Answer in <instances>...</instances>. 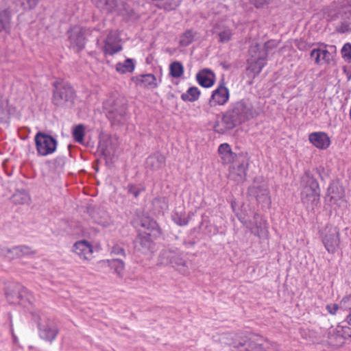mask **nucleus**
Segmentation results:
<instances>
[{
    "instance_id": "obj_26",
    "label": "nucleus",
    "mask_w": 351,
    "mask_h": 351,
    "mask_svg": "<svg viewBox=\"0 0 351 351\" xmlns=\"http://www.w3.org/2000/svg\"><path fill=\"white\" fill-rule=\"evenodd\" d=\"M102 263H108V265L114 269V273L119 278H123L124 274L125 264L123 261L116 258L112 260L103 261Z\"/></svg>"
},
{
    "instance_id": "obj_48",
    "label": "nucleus",
    "mask_w": 351,
    "mask_h": 351,
    "mask_svg": "<svg viewBox=\"0 0 351 351\" xmlns=\"http://www.w3.org/2000/svg\"><path fill=\"white\" fill-rule=\"evenodd\" d=\"M174 221L180 226H186L189 222L188 218L184 217H182L178 215H175L173 217Z\"/></svg>"
},
{
    "instance_id": "obj_50",
    "label": "nucleus",
    "mask_w": 351,
    "mask_h": 351,
    "mask_svg": "<svg viewBox=\"0 0 351 351\" xmlns=\"http://www.w3.org/2000/svg\"><path fill=\"white\" fill-rule=\"evenodd\" d=\"M112 253L115 255H122L125 256V251L124 250L119 246V245H114L112 249Z\"/></svg>"
},
{
    "instance_id": "obj_19",
    "label": "nucleus",
    "mask_w": 351,
    "mask_h": 351,
    "mask_svg": "<svg viewBox=\"0 0 351 351\" xmlns=\"http://www.w3.org/2000/svg\"><path fill=\"white\" fill-rule=\"evenodd\" d=\"M238 123H241L230 111L227 112L223 115L221 119V123L223 127H221L219 123H217L214 126L215 131L223 134L226 131L233 128Z\"/></svg>"
},
{
    "instance_id": "obj_18",
    "label": "nucleus",
    "mask_w": 351,
    "mask_h": 351,
    "mask_svg": "<svg viewBox=\"0 0 351 351\" xmlns=\"http://www.w3.org/2000/svg\"><path fill=\"white\" fill-rule=\"evenodd\" d=\"M73 252L80 258L90 260L93 256L92 245L86 240L77 241L73 246Z\"/></svg>"
},
{
    "instance_id": "obj_43",
    "label": "nucleus",
    "mask_w": 351,
    "mask_h": 351,
    "mask_svg": "<svg viewBox=\"0 0 351 351\" xmlns=\"http://www.w3.org/2000/svg\"><path fill=\"white\" fill-rule=\"evenodd\" d=\"M232 31L229 28H224L222 31L218 33V36L221 43L229 41L232 38Z\"/></svg>"
},
{
    "instance_id": "obj_4",
    "label": "nucleus",
    "mask_w": 351,
    "mask_h": 351,
    "mask_svg": "<svg viewBox=\"0 0 351 351\" xmlns=\"http://www.w3.org/2000/svg\"><path fill=\"white\" fill-rule=\"evenodd\" d=\"M250 58L247 60V71L254 77L258 75L266 64L267 54L265 51H260V47L257 43L252 44L249 49Z\"/></svg>"
},
{
    "instance_id": "obj_51",
    "label": "nucleus",
    "mask_w": 351,
    "mask_h": 351,
    "mask_svg": "<svg viewBox=\"0 0 351 351\" xmlns=\"http://www.w3.org/2000/svg\"><path fill=\"white\" fill-rule=\"evenodd\" d=\"M128 192L134 195L135 197H137L140 193V191L136 186L133 185H130L128 187Z\"/></svg>"
},
{
    "instance_id": "obj_31",
    "label": "nucleus",
    "mask_w": 351,
    "mask_h": 351,
    "mask_svg": "<svg viewBox=\"0 0 351 351\" xmlns=\"http://www.w3.org/2000/svg\"><path fill=\"white\" fill-rule=\"evenodd\" d=\"M278 44L279 43L277 40H271L265 43L263 45H257L260 47V51L266 52L267 56L269 53H274L278 46Z\"/></svg>"
},
{
    "instance_id": "obj_5",
    "label": "nucleus",
    "mask_w": 351,
    "mask_h": 351,
    "mask_svg": "<svg viewBox=\"0 0 351 351\" xmlns=\"http://www.w3.org/2000/svg\"><path fill=\"white\" fill-rule=\"evenodd\" d=\"M322 243L326 250L331 254L337 251L340 246L341 239L339 229L332 225H327L321 231Z\"/></svg>"
},
{
    "instance_id": "obj_2",
    "label": "nucleus",
    "mask_w": 351,
    "mask_h": 351,
    "mask_svg": "<svg viewBox=\"0 0 351 351\" xmlns=\"http://www.w3.org/2000/svg\"><path fill=\"white\" fill-rule=\"evenodd\" d=\"M33 317L37 324L40 337L52 342L58 334V328L54 321L43 313H34Z\"/></svg>"
},
{
    "instance_id": "obj_25",
    "label": "nucleus",
    "mask_w": 351,
    "mask_h": 351,
    "mask_svg": "<svg viewBox=\"0 0 351 351\" xmlns=\"http://www.w3.org/2000/svg\"><path fill=\"white\" fill-rule=\"evenodd\" d=\"M137 85L147 88H154L157 86L156 78L153 74L141 75L136 77Z\"/></svg>"
},
{
    "instance_id": "obj_46",
    "label": "nucleus",
    "mask_w": 351,
    "mask_h": 351,
    "mask_svg": "<svg viewBox=\"0 0 351 351\" xmlns=\"http://www.w3.org/2000/svg\"><path fill=\"white\" fill-rule=\"evenodd\" d=\"M341 54L346 61L351 62V45L350 43H346L343 45L341 49Z\"/></svg>"
},
{
    "instance_id": "obj_14",
    "label": "nucleus",
    "mask_w": 351,
    "mask_h": 351,
    "mask_svg": "<svg viewBox=\"0 0 351 351\" xmlns=\"http://www.w3.org/2000/svg\"><path fill=\"white\" fill-rule=\"evenodd\" d=\"M248 193L250 195L254 197L259 203H263L267 206L271 204L269 190L265 183L261 185L254 183L248 189Z\"/></svg>"
},
{
    "instance_id": "obj_40",
    "label": "nucleus",
    "mask_w": 351,
    "mask_h": 351,
    "mask_svg": "<svg viewBox=\"0 0 351 351\" xmlns=\"http://www.w3.org/2000/svg\"><path fill=\"white\" fill-rule=\"evenodd\" d=\"M74 139L78 142L82 143L84 140V128L82 125L76 126L73 132Z\"/></svg>"
},
{
    "instance_id": "obj_15",
    "label": "nucleus",
    "mask_w": 351,
    "mask_h": 351,
    "mask_svg": "<svg viewBox=\"0 0 351 351\" xmlns=\"http://www.w3.org/2000/svg\"><path fill=\"white\" fill-rule=\"evenodd\" d=\"M230 93L228 88L221 84L212 93L209 99V105L210 107L215 105L223 106L229 100Z\"/></svg>"
},
{
    "instance_id": "obj_10",
    "label": "nucleus",
    "mask_w": 351,
    "mask_h": 351,
    "mask_svg": "<svg viewBox=\"0 0 351 351\" xmlns=\"http://www.w3.org/2000/svg\"><path fill=\"white\" fill-rule=\"evenodd\" d=\"M6 298L10 304L24 305L29 300L27 289L19 285H14L8 288Z\"/></svg>"
},
{
    "instance_id": "obj_52",
    "label": "nucleus",
    "mask_w": 351,
    "mask_h": 351,
    "mask_svg": "<svg viewBox=\"0 0 351 351\" xmlns=\"http://www.w3.org/2000/svg\"><path fill=\"white\" fill-rule=\"evenodd\" d=\"M255 5L256 7L258 8L264 4L268 3L270 0H251Z\"/></svg>"
},
{
    "instance_id": "obj_38",
    "label": "nucleus",
    "mask_w": 351,
    "mask_h": 351,
    "mask_svg": "<svg viewBox=\"0 0 351 351\" xmlns=\"http://www.w3.org/2000/svg\"><path fill=\"white\" fill-rule=\"evenodd\" d=\"M141 226L146 230H154L157 227V223L149 217H145L141 220Z\"/></svg>"
},
{
    "instance_id": "obj_24",
    "label": "nucleus",
    "mask_w": 351,
    "mask_h": 351,
    "mask_svg": "<svg viewBox=\"0 0 351 351\" xmlns=\"http://www.w3.org/2000/svg\"><path fill=\"white\" fill-rule=\"evenodd\" d=\"M198 83L204 87L209 88L214 84L215 75L208 69L200 71L196 76Z\"/></svg>"
},
{
    "instance_id": "obj_33",
    "label": "nucleus",
    "mask_w": 351,
    "mask_h": 351,
    "mask_svg": "<svg viewBox=\"0 0 351 351\" xmlns=\"http://www.w3.org/2000/svg\"><path fill=\"white\" fill-rule=\"evenodd\" d=\"M95 221L104 227H108L112 224L110 215L105 211H101L95 217Z\"/></svg>"
},
{
    "instance_id": "obj_30",
    "label": "nucleus",
    "mask_w": 351,
    "mask_h": 351,
    "mask_svg": "<svg viewBox=\"0 0 351 351\" xmlns=\"http://www.w3.org/2000/svg\"><path fill=\"white\" fill-rule=\"evenodd\" d=\"M116 69L118 72L121 73H131L134 69V64L133 63L132 60L127 59L124 61L123 63H118L116 65Z\"/></svg>"
},
{
    "instance_id": "obj_16",
    "label": "nucleus",
    "mask_w": 351,
    "mask_h": 351,
    "mask_svg": "<svg viewBox=\"0 0 351 351\" xmlns=\"http://www.w3.org/2000/svg\"><path fill=\"white\" fill-rule=\"evenodd\" d=\"M230 167L229 178L236 182H243L245 179L247 164L244 160H237Z\"/></svg>"
},
{
    "instance_id": "obj_11",
    "label": "nucleus",
    "mask_w": 351,
    "mask_h": 351,
    "mask_svg": "<svg viewBox=\"0 0 351 351\" xmlns=\"http://www.w3.org/2000/svg\"><path fill=\"white\" fill-rule=\"evenodd\" d=\"M97 8L106 12L123 14L126 10V4L123 0H93Z\"/></svg>"
},
{
    "instance_id": "obj_36",
    "label": "nucleus",
    "mask_w": 351,
    "mask_h": 351,
    "mask_svg": "<svg viewBox=\"0 0 351 351\" xmlns=\"http://www.w3.org/2000/svg\"><path fill=\"white\" fill-rule=\"evenodd\" d=\"M13 3H15L17 6H20L21 8L24 10L32 9L34 8L37 3L38 0H12Z\"/></svg>"
},
{
    "instance_id": "obj_42",
    "label": "nucleus",
    "mask_w": 351,
    "mask_h": 351,
    "mask_svg": "<svg viewBox=\"0 0 351 351\" xmlns=\"http://www.w3.org/2000/svg\"><path fill=\"white\" fill-rule=\"evenodd\" d=\"M8 115V102L3 98H0V120L6 118Z\"/></svg>"
},
{
    "instance_id": "obj_49",
    "label": "nucleus",
    "mask_w": 351,
    "mask_h": 351,
    "mask_svg": "<svg viewBox=\"0 0 351 351\" xmlns=\"http://www.w3.org/2000/svg\"><path fill=\"white\" fill-rule=\"evenodd\" d=\"M328 312L331 315H335L337 311L340 309V304H330L326 306Z\"/></svg>"
},
{
    "instance_id": "obj_35",
    "label": "nucleus",
    "mask_w": 351,
    "mask_h": 351,
    "mask_svg": "<svg viewBox=\"0 0 351 351\" xmlns=\"http://www.w3.org/2000/svg\"><path fill=\"white\" fill-rule=\"evenodd\" d=\"M195 34L191 30L186 31L182 36L180 39V44L182 46H187L191 44L195 36Z\"/></svg>"
},
{
    "instance_id": "obj_27",
    "label": "nucleus",
    "mask_w": 351,
    "mask_h": 351,
    "mask_svg": "<svg viewBox=\"0 0 351 351\" xmlns=\"http://www.w3.org/2000/svg\"><path fill=\"white\" fill-rule=\"evenodd\" d=\"M178 252L173 250H164L160 255V262L162 265H173L177 257Z\"/></svg>"
},
{
    "instance_id": "obj_45",
    "label": "nucleus",
    "mask_w": 351,
    "mask_h": 351,
    "mask_svg": "<svg viewBox=\"0 0 351 351\" xmlns=\"http://www.w3.org/2000/svg\"><path fill=\"white\" fill-rule=\"evenodd\" d=\"M340 310L351 312V295L343 298L340 302Z\"/></svg>"
},
{
    "instance_id": "obj_9",
    "label": "nucleus",
    "mask_w": 351,
    "mask_h": 351,
    "mask_svg": "<svg viewBox=\"0 0 351 351\" xmlns=\"http://www.w3.org/2000/svg\"><path fill=\"white\" fill-rule=\"evenodd\" d=\"M326 199L333 206H345L346 205L344 199V190L341 185L337 182H332L328 188Z\"/></svg>"
},
{
    "instance_id": "obj_21",
    "label": "nucleus",
    "mask_w": 351,
    "mask_h": 351,
    "mask_svg": "<svg viewBox=\"0 0 351 351\" xmlns=\"http://www.w3.org/2000/svg\"><path fill=\"white\" fill-rule=\"evenodd\" d=\"M309 141L317 148L321 149H327L330 145L328 136L322 132L311 133L308 136Z\"/></svg>"
},
{
    "instance_id": "obj_37",
    "label": "nucleus",
    "mask_w": 351,
    "mask_h": 351,
    "mask_svg": "<svg viewBox=\"0 0 351 351\" xmlns=\"http://www.w3.org/2000/svg\"><path fill=\"white\" fill-rule=\"evenodd\" d=\"M0 255L4 256L5 257L10 259L17 258L18 256L16 246L11 248L3 247L0 249Z\"/></svg>"
},
{
    "instance_id": "obj_12",
    "label": "nucleus",
    "mask_w": 351,
    "mask_h": 351,
    "mask_svg": "<svg viewBox=\"0 0 351 351\" xmlns=\"http://www.w3.org/2000/svg\"><path fill=\"white\" fill-rule=\"evenodd\" d=\"M335 50V47L332 45L329 47V49H314L311 52V57L317 64H328L333 60Z\"/></svg>"
},
{
    "instance_id": "obj_47",
    "label": "nucleus",
    "mask_w": 351,
    "mask_h": 351,
    "mask_svg": "<svg viewBox=\"0 0 351 351\" xmlns=\"http://www.w3.org/2000/svg\"><path fill=\"white\" fill-rule=\"evenodd\" d=\"M140 244L143 247V250H149L151 247L152 243L149 239V236L147 235L141 239Z\"/></svg>"
},
{
    "instance_id": "obj_23",
    "label": "nucleus",
    "mask_w": 351,
    "mask_h": 351,
    "mask_svg": "<svg viewBox=\"0 0 351 351\" xmlns=\"http://www.w3.org/2000/svg\"><path fill=\"white\" fill-rule=\"evenodd\" d=\"M69 39L71 44L73 47H76L79 49L84 47L85 44V38L84 32L80 27H75L71 30Z\"/></svg>"
},
{
    "instance_id": "obj_44",
    "label": "nucleus",
    "mask_w": 351,
    "mask_h": 351,
    "mask_svg": "<svg viewBox=\"0 0 351 351\" xmlns=\"http://www.w3.org/2000/svg\"><path fill=\"white\" fill-rule=\"evenodd\" d=\"M17 256L21 258L24 256H27L34 253L32 250L26 245L16 246Z\"/></svg>"
},
{
    "instance_id": "obj_13",
    "label": "nucleus",
    "mask_w": 351,
    "mask_h": 351,
    "mask_svg": "<svg viewBox=\"0 0 351 351\" xmlns=\"http://www.w3.org/2000/svg\"><path fill=\"white\" fill-rule=\"evenodd\" d=\"M252 109L250 104L241 100L234 103L229 111L241 123L252 117Z\"/></svg>"
},
{
    "instance_id": "obj_28",
    "label": "nucleus",
    "mask_w": 351,
    "mask_h": 351,
    "mask_svg": "<svg viewBox=\"0 0 351 351\" xmlns=\"http://www.w3.org/2000/svg\"><path fill=\"white\" fill-rule=\"evenodd\" d=\"M12 201L14 204H25L30 202V197L25 190H18L12 196Z\"/></svg>"
},
{
    "instance_id": "obj_6",
    "label": "nucleus",
    "mask_w": 351,
    "mask_h": 351,
    "mask_svg": "<svg viewBox=\"0 0 351 351\" xmlns=\"http://www.w3.org/2000/svg\"><path fill=\"white\" fill-rule=\"evenodd\" d=\"M38 155L45 156L53 154L57 147V141L51 136L38 132L34 138Z\"/></svg>"
},
{
    "instance_id": "obj_29",
    "label": "nucleus",
    "mask_w": 351,
    "mask_h": 351,
    "mask_svg": "<svg viewBox=\"0 0 351 351\" xmlns=\"http://www.w3.org/2000/svg\"><path fill=\"white\" fill-rule=\"evenodd\" d=\"M200 91L197 87H191L181 95V98L185 101H195L199 99Z\"/></svg>"
},
{
    "instance_id": "obj_17",
    "label": "nucleus",
    "mask_w": 351,
    "mask_h": 351,
    "mask_svg": "<svg viewBox=\"0 0 351 351\" xmlns=\"http://www.w3.org/2000/svg\"><path fill=\"white\" fill-rule=\"evenodd\" d=\"M122 49L118 35L110 32L104 43V51L106 54L113 55Z\"/></svg>"
},
{
    "instance_id": "obj_7",
    "label": "nucleus",
    "mask_w": 351,
    "mask_h": 351,
    "mask_svg": "<svg viewBox=\"0 0 351 351\" xmlns=\"http://www.w3.org/2000/svg\"><path fill=\"white\" fill-rule=\"evenodd\" d=\"M108 118L113 123H121L126 113V106L120 99L108 101L104 106Z\"/></svg>"
},
{
    "instance_id": "obj_41",
    "label": "nucleus",
    "mask_w": 351,
    "mask_h": 351,
    "mask_svg": "<svg viewBox=\"0 0 351 351\" xmlns=\"http://www.w3.org/2000/svg\"><path fill=\"white\" fill-rule=\"evenodd\" d=\"M232 341L226 342V343L232 346L234 348H240L244 346H246L247 341L245 339H243L241 337L238 335H234V337H231Z\"/></svg>"
},
{
    "instance_id": "obj_53",
    "label": "nucleus",
    "mask_w": 351,
    "mask_h": 351,
    "mask_svg": "<svg viewBox=\"0 0 351 351\" xmlns=\"http://www.w3.org/2000/svg\"><path fill=\"white\" fill-rule=\"evenodd\" d=\"M347 321L348 323L351 325V312L349 313V315L347 316Z\"/></svg>"
},
{
    "instance_id": "obj_8",
    "label": "nucleus",
    "mask_w": 351,
    "mask_h": 351,
    "mask_svg": "<svg viewBox=\"0 0 351 351\" xmlns=\"http://www.w3.org/2000/svg\"><path fill=\"white\" fill-rule=\"evenodd\" d=\"M351 337V328L348 326H337L331 327L328 332V342L333 347H340L344 344L346 339Z\"/></svg>"
},
{
    "instance_id": "obj_22",
    "label": "nucleus",
    "mask_w": 351,
    "mask_h": 351,
    "mask_svg": "<svg viewBox=\"0 0 351 351\" xmlns=\"http://www.w3.org/2000/svg\"><path fill=\"white\" fill-rule=\"evenodd\" d=\"M165 164V158L163 155L155 154L148 157L145 162L147 169L157 171L162 169Z\"/></svg>"
},
{
    "instance_id": "obj_34",
    "label": "nucleus",
    "mask_w": 351,
    "mask_h": 351,
    "mask_svg": "<svg viewBox=\"0 0 351 351\" xmlns=\"http://www.w3.org/2000/svg\"><path fill=\"white\" fill-rule=\"evenodd\" d=\"M10 27V15L5 10L0 11V32L7 31Z\"/></svg>"
},
{
    "instance_id": "obj_3",
    "label": "nucleus",
    "mask_w": 351,
    "mask_h": 351,
    "mask_svg": "<svg viewBox=\"0 0 351 351\" xmlns=\"http://www.w3.org/2000/svg\"><path fill=\"white\" fill-rule=\"evenodd\" d=\"M75 97V91L67 83H60L56 85L52 102L58 107H71Z\"/></svg>"
},
{
    "instance_id": "obj_32",
    "label": "nucleus",
    "mask_w": 351,
    "mask_h": 351,
    "mask_svg": "<svg viewBox=\"0 0 351 351\" xmlns=\"http://www.w3.org/2000/svg\"><path fill=\"white\" fill-rule=\"evenodd\" d=\"M169 71L172 77L178 78L182 75L184 67L180 62H173L169 66Z\"/></svg>"
},
{
    "instance_id": "obj_1",
    "label": "nucleus",
    "mask_w": 351,
    "mask_h": 351,
    "mask_svg": "<svg viewBox=\"0 0 351 351\" xmlns=\"http://www.w3.org/2000/svg\"><path fill=\"white\" fill-rule=\"evenodd\" d=\"M301 199L304 204H316L319 201V189L317 180L306 173L301 180Z\"/></svg>"
},
{
    "instance_id": "obj_20",
    "label": "nucleus",
    "mask_w": 351,
    "mask_h": 351,
    "mask_svg": "<svg viewBox=\"0 0 351 351\" xmlns=\"http://www.w3.org/2000/svg\"><path fill=\"white\" fill-rule=\"evenodd\" d=\"M218 153L223 164H232L239 159V156L232 152L229 144L222 143L219 146Z\"/></svg>"
},
{
    "instance_id": "obj_39",
    "label": "nucleus",
    "mask_w": 351,
    "mask_h": 351,
    "mask_svg": "<svg viewBox=\"0 0 351 351\" xmlns=\"http://www.w3.org/2000/svg\"><path fill=\"white\" fill-rule=\"evenodd\" d=\"M173 266L176 267L177 269L180 270L181 272L186 273L187 271L186 263L180 257L178 253L177 254L176 258L175 259L174 263L173 264Z\"/></svg>"
}]
</instances>
